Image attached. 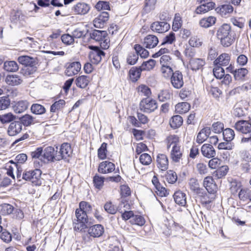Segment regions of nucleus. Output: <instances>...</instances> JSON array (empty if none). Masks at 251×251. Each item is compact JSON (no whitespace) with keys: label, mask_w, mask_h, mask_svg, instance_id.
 Listing matches in <instances>:
<instances>
[{"label":"nucleus","mask_w":251,"mask_h":251,"mask_svg":"<svg viewBox=\"0 0 251 251\" xmlns=\"http://www.w3.org/2000/svg\"><path fill=\"white\" fill-rule=\"evenodd\" d=\"M129 222L132 225L135 224L139 226H142L145 223V220L142 216L134 215L133 218Z\"/></svg>","instance_id":"4d7b16f0"},{"label":"nucleus","mask_w":251,"mask_h":251,"mask_svg":"<svg viewBox=\"0 0 251 251\" xmlns=\"http://www.w3.org/2000/svg\"><path fill=\"white\" fill-rule=\"evenodd\" d=\"M42 171L40 169H26L22 175V179L30 181L35 185H40L41 184V176Z\"/></svg>","instance_id":"f257e3e1"},{"label":"nucleus","mask_w":251,"mask_h":251,"mask_svg":"<svg viewBox=\"0 0 251 251\" xmlns=\"http://www.w3.org/2000/svg\"><path fill=\"white\" fill-rule=\"evenodd\" d=\"M23 129L22 123L19 121H13L8 126L7 134L9 136H14L20 133Z\"/></svg>","instance_id":"9b49d317"},{"label":"nucleus","mask_w":251,"mask_h":251,"mask_svg":"<svg viewBox=\"0 0 251 251\" xmlns=\"http://www.w3.org/2000/svg\"><path fill=\"white\" fill-rule=\"evenodd\" d=\"M75 216L77 219L76 220V221L84 222V223L91 224V223L89 221L87 214L82 211L81 209H76Z\"/></svg>","instance_id":"79ce46f5"},{"label":"nucleus","mask_w":251,"mask_h":251,"mask_svg":"<svg viewBox=\"0 0 251 251\" xmlns=\"http://www.w3.org/2000/svg\"><path fill=\"white\" fill-rule=\"evenodd\" d=\"M14 207L8 203L0 204V214L2 215H9L14 211Z\"/></svg>","instance_id":"4c0bfd02"},{"label":"nucleus","mask_w":251,"mask_h":251,"mask_svg":"<svg viewBox=\"0 0 251 251\" xmlns=\"http://www.w3.org/2000/svg\"><path fill=\"white\" fill-rule=\"evenodd\" d=\"M57 151L55 150L52 147H47L43 150V163H48V162L56 160V156L57 155Z\"/></svg>","instance_id":"423d86ee"},{"label":"nucleus","mask_w":251,"mask_h":251,"mask_svg":"<svg viewBox=\"0 0 251 251\" xmlns=\"http://www.w3.org/2000/svg\"><path fill=\"white\" fill-rule=\"evenodd\" d=\"M162 177H164L166 181L170 184H174L177 179V176L176 173L173 170H169L165 174L160 175Z\"/></svg>","instance_id":"c756f323"},{"label":"nucleus","mask_w":251,"mask_h":251,"mask_svg":"<svg viewBox=\"0 0 251 251\" xmlns=\"http://www.w3.org/2000/svg\"><path fill=\"white\" fill-rule=\"evenodd\" d=\"M65 104V101L63 100H59L54 102L50 106L51 112H55L57 110L61 109Z\"/></svg>","instance_id":"864d4df0"},{"label":"nucleus","mask_w":251,"mask_h":251,"mask_svg":"<svg viewBox=\"0 0 251 251\" xmlns=\"http://www.w3.org/2000/svg\"><path fill=\"white\" fill-rule=\"evenodd\" d=\"M31 112L35 115H42L46 113L45 107L38 103H33L30 107Z\"/></svg>","instance_id":"c9c22d12"},{"label":"nucleus","mask_w":251,"mask_h":251,"mask_svg":"<svg viewBox=\"0 0 251 251\" xmlns=\"http://www.w3.org/2000/svg\"><path fill=\"white\" fill-rule=\"evenodd\" d=\"M20 121L25 126H29L37 123L36 118L29 114H25L20 118Z\"/></svg>","instance_id":"cd10ccee"},{"label":"nucleus","mask_w":251,"mask_h":251,"mask_svg":"<svg viewBox=\"0 0 251 251\" xmlns=\"http://www.w3.org/2000/svg\"><path fill=\"white\" fill-rule=\"evenodd\" d=\"M138 58V54L136 51L135 52H131L128 55L126 59L127 62L129 65H134L137 61Z\"/></svg>","instance_id":"0e129e2a"},{"label":"nucleus","mask_w":251,"mask_h":251,"mask_svg":"<svg viewBox=\"0 0 251 251\" xmlns=\"http://www.w3.org/2000/svg\"><path fill=\"white\" fill-rule=\"evenodd\" d=\"M156 2V0H145V11L148 13L154 9Z\"/></svg>","instance_id":"338daca9"},{"label":"nucleus","mask_w":251,"mask_h":251,"mask_svg":"<svg viewBox=\"0 0 251 251\" xmlns=\"http://www.w3.org/2000/svg\"><path fill=\"white\" fill-rule=\"evenodd\" d=\"M219 39L220 40L222 45L224 47H229L234 43L235 40L234 38L232 37L231 34Z\"/></svg>","instance_id":"a18cd8bd"},{"label":"nucleus","mask_w":251,"mask_h":251,"mask_svg":"<svg viewBox=\"0 0 251 251\" xmlns=\"http://www.w3.org/2000/svg\"><path fill=\"white\" fill-rule=\"evenodd\" d=\"M30 156L32 159H38L42 163L43 159V148L41 147L37 148L36 150L30 152Z\"/></svg>","instance_id":"c03bdc74"},{"label":"nucleus","mask_w":251,"mask_h":251,"mask_svg":"<svg viewBox=\"0 0 251 251\" xmlns=\"http://www.w3.org/2000/svg\"><path fill=\"white\" fill-rule=\"evenodd\" d=\"M108 19V12H102L93 20L94 25L97 28H102L106 25Z\"/></svg>","instance_id":"f8f14e48"},{"label":"nucleus","mask_w":251,"mask_h":251,"mask_svg":"<svg viewBox=\"0 0 251 251\" xmlns=\"http://www.w3.org/2000/svg\"><path fill=\"white\" fill-rule=\"evenodd\" d=\"M134 49L138 54V56L140 55L141 58H147L149 55V51L140 45L135 44Z\"/></svg>","instance_id":"49530a36"},{"label":"nucleus","mask_w":251,"mask_h":251,"mask_svg":"<svg viewBox=\"0 0 251 251\" xmlns=\"http://www.w3.org/2000/svg\"><path fill=\"white\" fill-rule=\"evenodd\" d=\"M234 127L237 131L244 134L251 135V123L248 121H239L235 123Z\"/></svg>","instance_id":"0eeeda50"},{"label":"nucleus","mask_w":251,"mask_h":251,"mask_svg":"<svg viewBox=\"0 0 251 251\" xmlns=\"http://www.w3.org/2000/svg\"><path fill=\"white\" fill-rule=\"evenodd\" d=\"M230 56L227 53H222L214 61L215 65H219L220 66H226L227 65L230 61Z\"/></svg>","instance_id":"a878e982"},{"label":"nucleus","mask_w":251,"mask_h":251,"mask_svg":"<svg viewBox=\"0 0 251 251\" xmlns=\"http://www.w3.org/2000/svg\"><path fill=\"white\" fill-rule=\"evenodd\" d=\"M161 71L163 76L165 78L171 77L174 73L170 66H162Z\"/></svg>","instance_id":"e2e57ef3"},{"label":"nucleus","mask_w":251,"mask_h":251,"mask_svg":"<svg viewBox=\"0 0 251 251\" xmlns=\"http://www.w3.org/2000/svg\"><path fill=\"white\" fill-rule=\"evenodd\" d=\"M224 138L226 141L230 142L235 136V133L233 129L227 128L225 129L223 132Z\"/></svg>","instance_id":"09e8293b"},{"label":"nucleus","mask_w":251,"mask_h":251,"mask_svg":"<svg viewBox=\"0 0 251 251\" xmlns=\"http://www.w3.org/2000/svg\"><path fill=\"white\" fill-rule=\"evenodd\" d=\"M171 83L176 89H180L183 86L184 81L183 75L181 72L176 71L173 74L171 77Z\"/></svg>","instance_id":"6e6552de"},{"label":"nucleus","mask_w":251,"mask_h":251,"mask_svg":"<svg viewBox=\"0 0 251 251\" xmlns=\"http://www.w3.org/2000/svg\"><path fill=\"white\" fill-rule=\"evenodd\" d=\"M129 207V205L126 201H122L119 204L118 207L116 206L111 201L107 202L104 205V210L109 214H115L116 213L117 211H119L120 213H122L123 207Z\"/></svg>","instance_id":"39448f33"},{"label":"nucleus","mask_w":251,"mask_h":251,"mask_svg":"<svg viewBox=\"0 0 251 251\" xmlns=\"http://www.w3.org/2000/svg\"><path fill=\"white\" fill-rule=\"evenodd\" d=\"M105 56V53L103 51L96 47L95 50L90 51L89 57L91 62L95 64H98L102 59V57Z\"/></svg>","instance_id":"9d476101"},{"label":"nucleus","mask_w":251,"mask_h":251,"mask_svg":"<svg viewBox=\"0 0 251 251\" xmlns=\"http://www.w3.org/2000/svg\"><path fill=\"white\" fill-rule=\"evenodd\" d=\"M158 43V38L154 35H148L144 39L143 45L146 48L152 49Z\"/></svg>","instance_id":"412c9836"},{"label":"nucleus","mask_w":251,"mask_h":251,"mask_svg":"<svg viewBox=\"0 0 251 251\" xmlns=\"http://www.w3.org/2000/svg\"><path fill=\"white\" fill-rule=\"evenodd\" d=\"M182 26L181 18L179 14H176L173 21L172 28L174 31H177Z\"/></svg>","instance_id":"6e6d98bb"},{"label":"nucleus","mask_w":251,"mask_h":251,"mask_svg":"<svg viewBox=\"0 0 251 251\" xmlns=\"http://www.w3.org/2000/svg\"><path fill=\"white\" fill-rule=\"evenodd\" d=\"M190 189L193 192L199 194L202 190L200 187L198 180L195 178H191L188 182Z\"/></svg>","instance_id":"ea45409f"},{"label":"nucleus","mask_w":251,"mask_h":251,"mask_svg":"<svg viewBox=\"0 0 251 251\" xmlns=\"http://www.w3.org/2000/svg\"><path fill=\"white\" fill-rule=\"evenodd\" d=\"M72 153L70 145L67 143H64L61 146L60 151L56 156V160H60L69 157Z\"/></svg>","instance_id":"1a4fd4ad"},{"label":"nucleus","mask_w":251,"mask_h":251,"mask_svg":"<svg viewBox=\"0 0 251 251\" xmlns=\"http://www.w3.org/2000/svg\"><path fill=\"white\" fill-rule=\"evenodd\" d=\"M190 67L193 71L201 69L205 64L203 60L200 58H191L189 61Z\"/></svg>","instance_id":"473e14b6"},{"label":"nucleus","mask_w":251,"mask_h":251,"mask_svg":"<svg viewBox=\"0 0 251 251\" xmlns=\"http://www.w3.org/2000/svg\"><path fill=\"white\" fill-rule=\"evenodd\" d=\"M176 203L180 206H185L186 203V195L180 191H176L174 194Z\"/></svg>","instance_id":"c85d7f7f"},{"label":"nucleus","mask_w":251,"mask_h":251,"mask_svg":"<svg viewBox=\"0 0 251 251\" xmlns=\"http://www.w3.org/2000/svg\"><path fill=\"white\" fill-rule=\"evenodd\" d=\"M248 71L245 68L235 69L234 71V77L236 80L242 79L248 74Z\"/></svg>","instance_id":"8fccbe9b"},{"label":"nucleus","mask_w":251,"mask_h":251,"mask_svg":"<svg viewBox=\"0 0 251 251\" xmlns=\"http://www.w3.org/2000/svg\"><path fill=\"white\" fill-rule=\"evenodd\" d=\"M213 72L214 76L218 79H221L225 75V71L222 67L215 65Z\"/></svg>","instance_id":"bf43d9fd"},{"label":"nucleus","mask_w":251,"mask_h":251,"mask_svg":"<svg viewBox=\"0 0 251 251\" xmlns=\"http://www.w3.org/2000/svg\"><path fill=\"white\" fill-rule=\"evenodd\" d=\"M190 105L186 102L177 104L175 106L176 111L179 114H183L189 111Z\"/></svg>","instance_id":"58836bf2"},{"label":"nucleus","mask_w":251,"mask_h":251,"mask_svg":"<svg viewBox=\"0 0 251 251\" xmlns=\"http://www.w3.org/2000/svg\"><path fill=\"white\" fill-rule=\"evenodd\" d=\"M142 70L140 67H132L129 71V76L132 82H136L140 78Z\"/></svg>","instance_id":"2f4dec72"},{"label":"nucleus","mask_w":251,"mask_h":251,"mask_svg":"<svg viewBox=\"0 0 251 251\" xmlns=\"http://www.w3.org/2000/svg\"><path fill=\"white\" fill-rule=\"evenodd\" d=\"M155 65V61L151 59L147 61L144 62L140 67L142 71L151 70L154 68Z\"/></svg>","instance_id":"3c124183"},{"label":"nucleus","mask_w":251,"mask_h":251,"mask_svg":"<svg viewBox=\"0 0 251 251\" xmlns=\"http://www.w3.org/2000/svg\"><path fill=\"white\" fill-rule=\"evenodd\" d=\"M170 25L166 22H155L151 26V29L158 33H164L170 28Z\"/></svg>","instance_id":"4468645a"},{"label":"nucleus","mask_w":251,"mask_h":251,"mask_svg":"<svg viewBox=\"0 0 251 251\" xmlns=\"http://www.w3.org/2000/svg\"><path fill=\"white\" fill-rule=\"evenodd\" d=\"M139 108L143 112L150 113L157 108V105L155 100L147 98L140 101Z\"/></svg>","instance_id":"20e7f679"},{"label":"nucleus","mask_w":251,"mask_h":251,"mask_svg":"<svg viewBox=\"0 0 251 251\" xmlns=\"http://www.w3.org/2000/svg\"><path fill=\"white\" fill-rule=\"evenodd\" d=\"M178 140V137L177 135H171L169 136L167 138L168 149L171 146L173 147L174 145H179Z\"/></svg>","instance_id":"5fc2aeb1"},{"label":"nucleus","mask_w":251,"mask_h":251,"mask_svg":"<svg viewBox=\"0 0 251 251\" xmlns=\"http://www.w3.org/2000/svg\"><path fill=\"white\" fill-rule=\"evenodd\" d=\"M18 61L21 64L29 67L25 70V74L30 75L36 71V67H35L37 63L36 58L27 55H22L18 58Z\"/></svg>","instance_id":"f03ea898"},{"label":"nucleus","mask_w":251,"mask_h":251,"mask_svg":"<svg viewBox=\"0 0 251 251\" xmlns=\"http://www.w3.org/2000/svg\"><path fill=\"white\" fill-rule=\"evenodd\" d=\"M104 231L103 226L100 224H96L89 227L88 233L91 237L98 238L102 236Z\"/></svg>","instance_id":"2eb2a0df"},{"label":"nucleus","mask_w":251,"mask_h":251,"mask_svg":"<svg viewBox=\"0 0 251 251\" xmlns=\"http://www.w3.org/2000/svg\"><path fill=\"white\" fill-rule=\"evenodd\" d=\"M203 186L209 193L214 194L216 192L217 185L214 182L213 177L211 176L204 178Z\"/></svg>","instance_id":"6ab92c4d"},{"label":"nucleus","mask_w":251,"mask_h":251,"mask_svg":"<svg viewBox=\"0 0 251 251\" xmlns=\"http://www.w3.org/2000/svg\"><path fill=\"white\" fill-rule=\"evenodd\" d=\"M140 162L144 165H148L151 163V156L146 153L142 154L140 156Z\"/></svg>","instance_id":"774afa93"},{"label":"nucleus","mask_w":251,"mask_h":251,"mask_svg":"<svg viewBox=\"0 0 251 251\" xmlns=\"http://www.w3.org/2000/svg\"><path fill=\"white\" fill-rule=\"evenodd\" d=\"M230 25L227 24H224L218 28L216 35L218 39L222 38L223 37L230 34Z\"/></svg>","instance_id":"393cba45"},{"label":"nucleus","mask_w":251,"mask_h":251,"mask_svg":"<svg viewBox=\"0 0 251 251\" xmlns=\"http://www.w3.org/2000/svg\"><path fill=\"white\" fill-rule=\"evenodd\" d=\"M115 170V165L109 161H105L99 165L98 171L100 173L106 174L113 172Z\"/></svg>","instance_id":"aec40b11"},{"label":"nucleus","mask_w":251,"mask_h":251,"mask_svg":"<svg viewBox=\"0 0 251 251\" xmlns=\"http://www.w3.org/2000/svg\"><path fill=\"white\" fill-rule=\"evenodd\" d=\"M79 208L78 209L82 210V211L86 213V214L89 213L92 210V207L91 205L86 201H81L79 203Z\"/></svg>","instance_id":"69168bd1"},{"label":"nucleus","mask_w":251,"mask_h":251,"mask_svg":"<svg viewBox=\"0 0 251 251\" xmlns=\"http://www.w3.org/2000/svg\"><path fill=\"white\" fill-rule=\"evenodd\" d=\"M201 152L203 156L211 158L216 156V152L213 146L209 144H204L201 148Z\"/></svg>","instance_id":"dca6fc26"},{"label":"nucleus","mask_w":251,"mask_h":251,"mask_svg":"<svg viewBox=\"0 0 251 251\" xmlns=\"http://www.w3.org/2000/svg\"><path fill=\"white\" fill-rule=\"evenodd\" d=\"M74 12L80 15H85L87 14L90 9L89 5L84 3H78L73 7Z\"/></svg>","instance_id":"5701e85b"},{"label":"nucleus","mask_w":251,"mask_h":251,"mask_svg":"<svg viewBox=\"0 0 251 251\" xmlns=\"http://www.w3.org/2000/svg\"><path fill=\"white\" fill-rule=\"evenodd\" d=\"M216 12L219 14L221 16L226 17L232 13L233 8L230 4H223L215 9Z\"/></svg>","instance_id":"4be33fe9"},{"label":"nucleus","mask_w":251,"mask_h":251,"mask_svg":"<svg viewBox=\"0 0 251 251\" xmlns=\"http://www.w3.org/2000/svg\"><path fill=\"white\" fill-rule=\"evenodd\" d=\"M103 177L100 176L96 175L93 178V183L95 187L98 189H100L103 185L104 183Z\"/></svg>","instance_id":"680f3d73"},{"label":"nucleus","mask_w":251,"mask_h":251,"mask_svg":"<svg viewBox=\"0 0 251 251\" xmlns=\"http://www.w3.org/2000/svg\"><path fill=\"white\" fill-rule=\"evenodd\" d=\"M88 33V29L85 27H78L75 29L72 33L75 39L84 38Z\"/></svg>","instance_id":"e433bc0d"},{"label":"nucleus","mask_w":251,"mask_h":251,"mask_svg":"<svg viewBox=\"0 0 251 251\" xmlns=\"http://www.w3.org/2000/svg\"><path fill=\"white\" fill-rule=\"evenodd\" d=\"M90 224L84 223V222L76 221L74 222V228L75 231H82L88 227V225Z\"/></svg>","instance_id":"603ef678"},{"label":"nucleus","mask_w":251,"mask_h":251,"mask_svg":"<svg viewBox=\"0 0 251 251\" xmlns=\"http://www.w3.org/2000/svg\"><path fill=\"white\" fill-rule=\"evenodd\" d=\"M182 152L183 150L179 145H174L171 151L170 157L174 162H179L180 160L182 159Z\"/></svg>","instance_id":"f3484780"},{"label":"nucleus","mask_w":251,"mask_h":251,"mask_svg":"<svg viewBox=\"0 0 251 251\" xmlns=\"http://www.w3.org/2000/svg\"><path fill=\"white\" fill-rule=\"evenodd\" d=\"M107 144L103 143L98 149V155L100 159H104L106 157Z\"/></svg>","instance_id":"052dcab7"},{"label":"nucleus","mask_w":251,"mask_h":251,"mask_svg":"<svg viewBox=\"0 0 251 251\" xmlns=\"http://www.w3.org/2000/svg\"><path fill=\"white\" fill-rule=\"evenodd\" d=\"M5 82L9 85L16 86L21 84L23 80L21 77L18 75H8L6 77Z\"/></svg>","instance_id":"bb28decb"},{"label":"nucleus","mask_w":251,"mask_h":251,"mask_svg":"<svg viewBox=\"0 0 251 251\" xmlns=\"http://www.w3.org/2000/svg\"><path fill=\"white\" fill-rule=\"evenodd\" d=\"M216 21V17L214 16H208L201 19L199 21V25L203 28H208L213 25Z\"/></svg>","instance_id":"b1692460"},{"label":"nucleus","mask_w":251,"mask_h":251,"mask_svg":"<svg viewBox=\"0 0 251 251\" xmlns=\"http://www.w3.org/2000/svg\"><path fill=\"white\" fill-rule=\"evenodd\" d=\"M29 103L26 100H20L16 103L13 107L14 111L16 113H21L26 110Z\"/></svg>","instance_id":"7c9ffc66"},{"label":"nucleus","mask_w":251,"mask_h":251,"mask_svg":"<svg viewBox=\"0 0 251 251\" xmlns=\"http://www.w3.org/2000/svg\"><path fill=\"white\" fill-rule=\"evenodd\" d=\"M239 199L243 201L249 200L251 201V190L242 189L238 194Z\"/></svg>","instance_id":"de8ad7c7"},{"label":"nucleus","mask_w":251,"mask_h":251,"mask_svg":"<svg viewBox=\"0 0 251 251\" xmlns=\"http://www.w3.org/2000/svg\"><path fill=\"white\" fill-rule=\"evenodd\" d=\"M90 77L87 75H81L78 76L75 80L76 86L80 88H85L90 82Z\"/></svg>","instance_id":"72a5a7b5"},{"label":"nucleus","mask_w":251,"mask_h":251,"mask_svg":"<svg viewBox=\"0 0 251 251\" xmlns=\"http://www.w3.org/2000/svg\"><path fill=\"white\" fill-rule=\"evenodd\" d=\"M10 100L8 97H0V110L7 109L10 106Z\"/></svg>","instance_id":"13d9d810"},{"label":"nucleus","mask_w":251,"mask_h":251,"mask_svg":"<svg viewBox=\"0 0 251 251\" xmlns=\"http://www.w3.org/2000/svg\"><path fill=\"white\" fill-rule=\"evenodd\" d=\"M16 116L9 112L0 115V121L2 124L11 123L16 119Z\"/></svg>","instance_id":"37998d69"},{"label":"nucleus","mask_w":251,"mask_h":251,"mask_svg":"<svg viewBox=\"0 0 251 251\" xmlns=\"http://www.w3.org/2000/svg\"><path fill=\"white\" fill-rule=\"evenodd\" d=\"M3 68L7 72H15L18 70L19 66L16 62L9 61L4 63Z\"/></svg>","instance_id":"f704fd0d"},{"label":"nucleus","mask_w":251,"mask_h":251,"mask_svg":"<svg viewBox=\"0 0 251 251\" xmlns=\"http://www.w3.org/2000/svg\"><path fill=\"white\" fill-rule=\"evenodd\" d=\"M81 69V64L79 62H73L67 66L65 73L66 75L71 76L77 74Z\"/></svg>","instance_id":"a211bd4d"},{"label":"nucleus","mask_w":251,"mask_h":251,"mask_svg":"<svg viewBox=\"0 0 251 251\" xmlns=\"http://www.w3.org/2000/svg\"><path fill=\"white\" fill-rule=\"evenodd\" d=\"M183 123L182 118L179 115H175L170 121L171 126L175 129L180 126Z\"/></svg>","instance_id":"a19ab883"},{"label":"nucleus","mask_w":251,"mask_h":251,"mask_svg":"<svg viewBox=\"0 0 251 251\" xmlns=\"http://www.w3.org/2000/svg\"><path fill=\"white\" fill-rule=\"evenodd\" d=\"M157 166L160 170V173L164 174V172L167 170L169 161L167 156L164 154H159L157 156Z\"/></svg>","instance_id":"ddd939ff"},{"label":"nucleus","mask_w":251,"mask_h":251,"mask_svg":"<svg viewBox=\"0 0 251 251\" xmlns=\"http://www.w3.org/2000/svg\"><path fill=\"white\" fill-rule=\"evenodd\" d=\"M90 37L96 41L99 42L102 48L106 49L109 47V40L106 31L94 30L90 33Z\"/></svg>","instance_id":"7ed1b4c3"}]
</instances>
